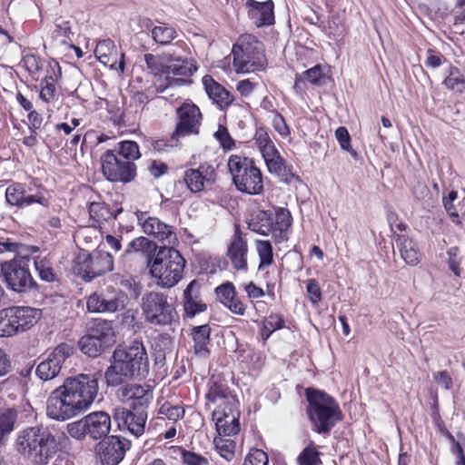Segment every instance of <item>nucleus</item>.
Segmentation results:
<instances>
[{
    "instance_id": "obj_1",
    "label": "nucleus",
    "mask_w": 465,
    "mask_h": 465,
    "mask_svg": "<svg viewBox=\"0 0 465 465\" xmlns=\"http://www.w3.org/2000/svg\"><path fill=\"white\" fill-rule=\"evenodd\" d=\"M98 380L92 374L67 377L47 399L46 415L65 421L87 411L98 394Z\"/></svg>"
},
{
    "instance_id": "obj_2",
    "label": "nucleus",
    "mask_w": 465,
    "mask_h": 465,
    "mask_svg": "<svg viewBox=\"0 0 465 465\" xmlns=\"http://www.w3.org/2000/svg\"><path fill=\"white\" fill-rule=\"evenodd\" d=\"M149 371L146 349L142 341L135 340L130 345L114 351L104 378L108 386L116 387L130 378L145 379Z\"/></svg>"
},
{
    "instance_id": "obj_3",
    "label": "nucleus",
    "mask_w": 465,
    "mask_h": 465,
    "mask_svg": "<svg viewBox=\"0 0 465 465\" xmlns=\"http://www.w3.org/2000/svg\"><path fill=\"white\" fill-rule=\"evenodd\" d=\"M68 437L62 432L55 436L48 428L33 426L22 430L15 440V449L23 456L37 464H46L55 453L68 443Z\"/></svg>"
},
{
    "instance_id": "obj_4",
    "label": "nucleus",
    "mask_w": 465,
    "mask_h": 465,
    "mask_svg": "<svg viewBox=\"0 0 465 465\" xmlns=\"http://www.w3.org/2000/svg\"><path fill=\"white\" fill-rule=\"evenodd\" d=\"M309 420L318 433L329 432L341 420L340 406L335 399L323 391L307 388L305 391Z\"/></svg>"
},
{
    "instance_id": "obj_5",
    "label": "nucleus",
    "mask_w": 465,
    "mask_h": 465,
    "mask_svg": "<svg viewBox=\"0 0 465 465\" xmlns=\"http://www.w3.org/2000/svg\"><path fill=\"white\" fill-rule=\"evenodd\" d=\"M184 264L185 261L177 250L164 245L149 263L150 273L159 287L170 289L181 281Z\"/></svg>"
},
{
    "instance_id": "obj_6",
    "label": "nucleus",
    "mask_w": 465,
    "mask_h": 465,
    "mask_svg": "<svg viewBox=\"0 0 465 465\" xmlns=\"http://www.w3.org/2000/svg\"><path fill=\"white\" fill-rule=\"evenodd\" d=\"M228 167L238 191L250 195L263 193L262 174L252 160L233 154L229 158Z\"/></svg>"
},
{
    "instance_id": "obj_7",
    "label": "nucleus",
    "mask_w": 465,
    "mask_h": 465,
    "mask_svg": "<svg viewBox=\"0 0 465 465\" xmlns=\"http://www.w3.org/2000/svg\"><path fill=\"white\" fill-rule=\"evenodd\" d=\"M232 54L237 73L260 71L266 65L262 44L252 35H241L233 45Z\"/></svg>"
},
{
    "instance_id": "obj_8",
    "label": "nucleus",
    "mask_w": 465,
    "mask_h": 465,
    "mask_svg": "<svg viewBox=\"0 0 465 465\" xmlns=\"http://www.w3.org/2000/svg\"><path fill=\"white\" fill-rule=\"evenodd\" d=\"M163 59L167 63L166 84L157 86L156 93H163L169 87L182 86L190 83L185 77L192 76L198 69L193 59H189L176 49L164 53Z\"/></svg>"
},
{
    "instance_id": "obj_9",
    "label": "nucleus",
    "mask_w": 465,
    "mask_h": 465,
    "mask_svg": "<svg viewBox=\"0 0 465 465\" xmlns=\"http://www.w3.org/2000/svg\"><path fill=\"white\" fill-rule=\"evenodd\" d=\"M42 317V311L27 306L2 310V337H12L30 330Z\"/></svg>"
},
{
    "instance_id": "obj_10",
    "label": "nucleus",
    "mask_w": 465,
    "mask_h": 465,
    "mask_svg": "<svg viewBox=\"0 0 465 465\" xmlns=\"http://www.w3.org/2000/svg\"><path fill=\"white\" fill-rule=\"evenodd\" d=\"M20 247L21 245L11 242L8 239L5 242L2 240V254L5 252L14 254V257L10 259L11 262L2 263L4 280L11 291H22L26 287L33 288L35 284L29 271L21 265L17 266L15 258L19 253Z\"/></svg>"
},
{
    "instance_id": "obj_11",
    "label": "nucleus",
    "mask_w": 465,
    "mask_h": 465,
    "mask_svg": "<svg viewBox=\"0 0 465 465\" xmlns=\"http://www.w3.org/2000/svg\"><path fill=\"white\" fill-rule=\"evenodd\" d=\"M143 311L146 321L154 325H169L177 317L173 304L163 292H147L143 297Z\"/></svg>"
},
{
    "instance_id": "obj_12",
    "label": "nucleus",
    "mask_w": 465,
    "mask_h": 465,
    "mask_svg": "<svg viewBox=\"0 0 465 465\" xmlns=\"http://www.w3.org/2000/svg\"><path fill=\"white\" fill-rule=\"evenodd\" d=\"M102 172L104 177L113 183H127L136 176V165L132 161H125L108 150L101 157Z\"/></svg>"
},
{
    "instance_id": "obj_13",
    "label": "nucleus",
    "mask_w": 465,
    "mask_h": 465,
    "mask_svg": "<svg viewBox=\"0 0 465 465\" xmlns=\"http://www.w3.org/2000/svg\"><path fill=\"white\" fill-rule=\"evenodd\" d=\"M240 411L236 398H229L224 405H218L213 411V420L220 436H233L240 431Z\"/></svg>"
},
{
    "instance_id": "obj_14",
    "label": "nucleus",
    "mask_w": 465,
    "mask_h": 465,
    "mask_svg": "<svg viewBox=\"0 0 465 465\" xmlns=\"http://www.w3.org/2000/svg\"><path fill=\"white\" fill-rule=\"evenodd\" d=\"M116 391L117 399L128 404L133 410L147 411L153 399V391L150 385L125 383Z\"/></svg>"
},
{
    "instance_id": "obj_15",
    "label": "nucleus",
    "mask_w": 465,
    "mask_h": 465,
    "mask_svg": "<svg viewBox=\"0 0 465 465\" xmlns=\"http://www.w3.org/2000/svg\"><path fill=\"white\" fill-rule=\"evenodd\" d=\"M179 118L175 131L171 137L170 146H176L180 137L198 134L202 117L200 109L193 104H183L177 109Z\"/></svg>"
},
{
    "instance_id": "obj_16",
    "label": "nucleus",
    "mask_w": 465,
    "mask_h": 465,
    "mask_svg": "<svg viewBox=\"0 0 465 465\" xmlns=\"http://www.w3.org/2000/svg\"><path fill=\"white\" fill-rule=\"evenodd\" d=\"M254 143L272 173H281L284 169V160L282 158L271 135L264 128H258L255 132Z\"/></svg>"
},
{
    "instance_id": "obj_17",
    "label": "nucleus",
    "mask_w": 465,
    "mask_h": 465,
    "mask_svg": "<svg viewBox=\"0 0 465 465\" xmlns=\"http://www.w3.org/2000/svg\"><path fill=\"white\" fill-rule=\"evenodd\" d=\"M73 352L74 348L70 344H59L45 360L38 364L36 375L45 381L53 380L60 373L64 361Z\"/></svg>"
},
{
    "instance_id": "obj_18",
    "label": "nucleus",
    "mask_w": 465,
    "mask_h": 465,
    "mask_svg": "<svg viewBox=\"0 0 465 465\" xmlns=\"http://www.w3.org/2000/svg\"><path fill=\"white\" fill-rule=\"evenodd\" d=\"M130 447L131 441L127 439L110 436L98 443L96 453L103 465H117L123 460Z\"/></svg>"
},
{
    "instance_id": "obj_19",
    "label": "nucleus",
    "mask_w": 465,
    "mask_h": 465,
    "mask_svg": "<svg viewBox=\"0 0 465 465\" xmlns=\"http://www.w3.org/2000/svg\"><path fill=\"white\" fill-rule=\"evenodd\" d=\"M114 419L120 430H127L135 437H140L144 432L147 411L117 407L114 410Z\"/></svg>"
},
{
    "instance_id": "obj_20",
    "label": "nucleus",
    "mask_w": 465,
    "mask_h": 465,
    "mask_svg": "<svg viewBox=\"0 0 465 465\" xmlns=\"http://www.w3.org/2000/svg\"><path fill=\"white\" fill-rule=\"evenodd\" d=\"M136 217L145 234L169 245L177 241L176 234L173 232L172 227L161 222L158 218L148 216L147 213L143 212H137Z\"/></svg>"
},
{
    "instance_id": "obj_21",
    "label": "nucleus",
    "mask_w": 465,
    "mask_h": 465,
    "mask_svg": "<svg viewBox=\"0 0 465 465\" xmlns=\"http://www.w3.org/2000/svg\"><path fill=\"white\" fill-rule=\"evenodd\" d=\"M113 269V256L108 252L95 250L88 255L80 270L83 272V278L85 281H91Z\"/></svg>"
},
{
    "instance_id": "obj_22",
    "label": "nucleus",
    "mask_w": 465,
    "mask_h": 465,
    "mask_svg": "<svg viewBox=\"0 0 465 465\" xmlns=\"http://www.w3.org/2000/svg\"><path fill=\"white\" fill-rule=\"evenodd\" d=\"M245 6L249 17L258 27L270 25L274 23V5L272 0L263 2L247 0Z\"/></svg>"
},
{
    "instance_id": "obj_23",
    "label": "nucleus",
    "mask_w": 465,
    "mask_h": 465,
    "mask_svg": "<svg viewBox=\"0 0 465 465\" xmlns=\"http://www.w3.org/2000/svg\"><path fill=\"white\" fill-rule=\"evenodd\" d=\"M214 179V168L206 164H202L197 169H188L183 175L184 183L192 193L202 192L205 183H212Z\"/></svg>"
},
{
    "instance_id": "obj_24",
    "label": "nucleus",
    "mask_w": 465,
    "mask_h": 465,
    "mask_svg": "<svg viewBox=\"0 0 465 465\" xmlns=\"http://www.w3.org/2000/svg\"><path fill=\"white\" fill-rule=\"evenodd\" d=\"M248 245L241 232L237 229L232 236L227 250V257L232 267L238 271H247Z\"/></svg>"
},
{
    "instance_id": "obj_25",
    "label": "nucleus",
    "mask_w": 465,
    "mask_h": 465,
    "mask_svg": "<svg viewBox=\"0 0 465 465\" xmlns=\"http://www.w3.org/2000/svg\"><path fill=\"white\" fill-rule=\"evenodd\" d=\"M113 298H105L102 293L93 292L87 300V310L90 312H114L125 306L124 292Z\"/></svg>"
},
{
    "instance_id": "obj_26",
    "label": "nucleus",
    "mask_w": 465,
    "mask_h": 465,
    "mask_svg": "<svg viewBox=\"0 0 465 465\" xmlns=\"http://www.w3.org/2000/svg\"><path fill=\"white\" fill-rule=\"evenodd\" d=\"M203 85L208 97L221 110L226 109L234 100L233 95L211 75H204L202 79Z\"/></svg>"
},
{
    "instance_id": "obj_27",
    "label": "nucleus",
    "mask_w": 465,
    "mask_h": 465,
    "mask_svg": "<svg viewBox=\"0 0 465 465\" xmlns=\"http://www.w3.org/2000/svg\"><path fill=\"white\" fill-rule=\"evenodd\" d=\"M88 436L93 440L107 438L111 429V418L104 411H94L84 416Z\"/></svg>"
},
{
    "instance_id": "obj_28",
    "label": "nucleus",
    "mask_w": 465,
    "mask_h": 465,
    "mask_svg": "<svg viewBox=\"0 0 465 465\" xmlns=\"http://www.w3.org/2000/svg\"><path fill=\"white\" fill-rule=\"evenodd\" d=\"M229 398H235V396L231 393L226 381L221 376H212L208 382L206 399L213 403L221 401L219 405H224L229 401Z\"/></svg>"
},
{
    "instance_id": "obj_29",
    "label": "nucleus",
    "mask_w": 465,
    "mask_h": 465,
    "mask_svg": "<svg viewBox=\"0 0 465 465\" xmlns=\"http://www.w3.org/2000/svg\"><path fill=\"white\" fill-rule=\"evenodd\" d=\"M48 74L41 81L40 98L45 103H50L54 100L56 94L54 84L61 77V68L58 63L54 62L49 64Z\"/></svg>"
},
{
    "instance_id": "obj_30",
    "label": "nucleus",
    "mask_w": 465,
    "mask_h": 465,
    "mask_svg": "<svg viewBox=\"0 0 465 465\" xmlns=\"http://www.w3.org/2000/svg\"><path fill=\"white\" fill-rule=\"evenodd\" d=\"M292 218L291 213L284 208L277 209L275 220L272 221V238L276 242H282L288 240V230L292 225Z\"/></svg>"
},
{
    "instance_id": "obj_31",
    "label": "nucleus",
    "mask_w": 465,
    "mask_h": 465,
    "mask_svg": "<svg viewBox=\"0 0 465 465\" xmlns=\"http://www.w3.org/2000/svg\"><path fill=\"white\" fill-rule=\"evenodd\" d=\"M88 332L94 335L105 349L115 343V333L112 322L97 320Z\"/></svg>"
},
{
    "instance_id": "obj_32",
    "label": "nucleus",
    "mask_w": 465,
    "mask_h": 465,
    "mask_svg": "<svg viewBox=\"0 0 465 465\" xmlns=\"http://www.w3.org/2000/svg\"><path fill=\"white\" fill-rule=\"evenodd\" d=\"M237 358L245 363L248 370L260 371L265 362V355L259 350L251 347H239L236 351Z\"/></svg>"
},
{
    "instance_id": "obj_33",
    "label": "nucleus",
    "mask_w": 465,
    "mask_h": 465,
    "mask_svg": "<svg viewBox=\"0 0 465 465\" xmlns=\"http://www.w3.org/2000/svg\"><path fill=\"white\" fill-rule=\"evenodd\" d=\"M29 371H26L25 374H23V372L12 374L5 380L2 381V394H6V397L10 400L22 398L24 395L25 377Z\"/></svg>"
},
{
    "instance_id": "obj_34",
    "label": "nucleus",
    "mask_w": 465,
    "mask_h": 465,
    "mask_svg": "<svg viewBox=\"0 0 465 465\" xmlns=\"http://www.w3.org/2000/svg\"><path fill=\"white\" fill-rule=\"evenodd\" d=\"M396 244L401 252V258L406 263L412 266L419 263L420 254L417 248V244L411 239L405 235H397Z\"/></svg>"
},
{
    "instance_id": "obj_35",
    "label": "nucleus",
    "mask_w": 465,
    "mask_h": 465,
    "mask_svg": "<svg viewBox=\"0 0 465 465\" xmlns=\"http://www.w3.org/2000/svg\"><path fill=\"white\" fill-rule=\"evenodd\" d=\"M248 227L250 230L262 235H268L270 232L272 233V213L266 211L254 213L248 223Z\"/></svg>"
},
{
    "instance_id": "obj_36",
    "label": "nucleus",
    "mask_w": 465,
    "mask_h": 465,
    "mask_svg": "<svg viewBox=\"0 0 465 465\" xmlns=\"http://www.w3.org/2000/svg\"><path fill=\"white\" fill-rule=\"evenodd\" d=\"M193 351L196 354L205 355L209 352L207 345L210 341L211 328L208 324L195 326L192 329Z\"/></svg>"
},
{
    "instance_id": "obj_37",
    "label": "nucleus",
    "mask_w": 465,
    "mask_h": 465,
    "mask_svg": "<svg viewBox=\"0 0 465 465\" xmlns=\"http://www.w3.org/2000/svg\"><path fill=\"white\" fill-rule=\"evenodd\" d=\"M94 54L97 59L104 64H110L111 67H114L116 64V47L111 40H103L100 41L95 49Z\"/></svg>"
},
{
    "instance_id": "obj_38",
    "label": "nucleus",
    "mask_w": 465,
    "mask_h": 465,
    "mask_svg": "<svg viewBox=\"0 0 465 465\" xmlns=\"http://www.w3.org/2000/svg\"><path fill=\"white\" fill-rule=\"evenodd\" d=\"M207 305L198 295H193V292H183V310L184 316L193 318L197 314L205 312Z\"/></svg>"
},
{
    "instance_id": "obj_39",
    "label": "nucleus",
    "mask_w": 465,
    "mask_h": 465,
    "mask_svg": "<svg viewBox=\"0 0 465 465\" xmlns=\"http://www.w3.org/2000/svg\"><path fill=\"white\" fill-rule=\"evenodd\" d=\"M78 346L84 354L93 358L97 357L105 350V348L101 345V342L89 332L80 338Z\"/></svg>"
},
{
    "instance_id": "obj_40",
    "label": "nucleus",
    "mask_w": 465,
    "mask_h": 465,
    "mask_svg": "<svg viewBox=\"0 0 465 465\" xmlns=\"http://www.w3.org/2000/svg\"><path fill=\"white\" fill-rule=\"evenodd\" d=\"M219 301L227 307L232 312L243 315L245 306L241 299L238 297L237 292H216Z\"/></svg>"
},
{
    "instance_id": "obj_41",
    "label": "nucleus",
    "mask_w": 465,
    "mask_h": 465,
    "mask_svg": "<svg viewBox=\"0 0 465 465\" xmlns=\"http://www.w3.org/2000/svg\"><path fill=\"white\" fill-rule=\"evenodd\" d=\"M174 451L178 452L183 465H210L209 459L203 454L193 450H188L183 447H173Z\"/></svg>"
},
{
    "instance_id": "obj_42",
    "label": "nucleus",
    "mask_w": 465,
    "mask_h": 465,
    "mask_svg": "<svg viewBox=\"0 0 465 465\" xmlns=\"http://www.w3.org/2000/svg\"><path fill=\"white\" fill-rule=\"evenodd\" d=\"M256 251L260 259L259 270L269 267L273 262L272 246L270 241L258 240L255 242Z\"/></svg>"
},
{
    "instance_id": "obj_43",
    "label": "nucleus",
    "mask_w": 465,
    "mask_h": 465,
    "mask_svg": "<svg viewBox=\"0 0 465 465\" xmlns=\"http://www.w3.org/2000/svg\"><path fill=\"white\" fill-rule=\"evenodd\" d=\"M115 153L120 158L125 161H132L133 163L141 156L139 146L134 141L120 142L118 144V150Z\"/></svg>"
},
{
    "instance_id": "obj_44",
    "label": "nucleus",
    "mask_w": 465,
    "mask_h": 465,
    "mask_svg": "<svg viewBox=\"0 0 465 465\" xmlns=\"http://www.w3.org/2000/svg\"><path fill=\"white\" fill-rule=\"evenodd\" d=\"M447 88L462 93L465 89V80L460 71L454 66H450L447 77L443 81Z\"/></svg>"
},
{
    "instance_id": "obj_45",
    "label": "nucleus",
    "mask_w": 465,
    "mask_h": 465,
    "mask_svg": "<svg viewBox=\"0 0 465 465\" xmlns=\"http://www.w3.org/2000/svg\"><path fill=\"white\" fill-rule=\"evenodd\" d=\"M89 214L92 220L97 223L107 222L113 217V213L104 203L94 202L89 205Z\"/></svg>"
},
{
    "instance_id": "obj_46",
    "label": "nucleus",
    "mask_w": 465,
    "mask_h": 465,
    "mask_svg": "<svg viewBox=\"0 0 465 465\" xmlns=\"http://www.w3.org/2000/svg\"><path fill=\"white\" fill-rule=\"evenodd\" d=\"M177 36V33L173 27L167 25L154 26L152 29L153 39L160 45H167Z\"/></svg>"
},
{
    "instance_id": "obj_47",
    "label": "nucleus",
    "mask_w": 465,
    "mask_h": 465,
    "mask_svg": "<svg viewBox=\"0 0 465 465\" xmlns=\"http://www.w3.org/2000/svg\"><path fill=\"white\" fill-rule=\"evenodd\" d=\"M184 413L185 411L182 405H173L169 401H165L158 409L159 415H162L174 422L183 419Z\"/></svg>"
},
{
    "instance_id": "obj_48",
    "label": "nucleus",
    "mask_w": 465,
    "mask_h": 465,
    "mask_svg": "<svg viewBox=\"0 0 465 465\" xmlns=\"http://www.w3.org/2000/svg\"><path fill=\"white\" fill-rule=\"evenodd\" d=\"M299 465H321L320 452L312 445H309L298 456Z\"/></svg>"
},
{
    "instance_id": "obj_49",
    "label": "nucleus",
    "mask_w": 465,
    "mask_h": 465,
    "mask_svg": "<svg viewBox=\"0 0 465 465\" xmlns=\"http://www.w3.org/2000/svg\"><path fill=\"white\" fill-rule=\"evenodd\" d=\"M17 420V411L15 407L2 410V437L15 429Z\"/></svg>"
},
{
    "instance_id": "obj_50",
    "label": "nucleus",
    "mask_w": 465,
    "mask_h": 465,
    "mask_svg": "<svg viewBox=\"0 0 465 465\" xmlns=\"http://www.w3.org/2000/svg\"><path fill=\"white\" fill-rule=\"evenodd\" d=\"M144 61L148 70L153 75L166 74L167 63L164 64L160 57L152 54H144Z\"/></svg>"
},
{
    "instance_id": "obj_51",
    "label": "nucleus",
    "mask_w": 465,
    "mask_h": 465,
    "mask_svg": "<svg viewBox=\"0 0 465 465\" xmlns=\"http://www.w3.org/2000/svg\"><path fill=\"white\" fill-rule=\"evenodd\" d=\"M24 186L16 183L10 185L5 191V201L10 205L23 206Z\"/></svg>"
},
{
    "instance_id": "obj_52",
    "label": "nucleus",
    "mask_w": 465,
    "mask_h": 465,
    "mask_svg": "<svg viewBox=\"0 0 465 465\" xmlns=\"http://www.w3.org/2000/svg\"><path fill=\"white\" fill-rule=\"evenodd\" d=\"M271 118L272 125L278 134L283 138H290L291 131L290 127L285 122V119L277 111H272V116Z\"/></svg>"
},
{
    "instance_id": "obj_53",
    "label": "nucleus",
    "mask_w": 465,
    "mask_h": 465,
    "mask_svg": "<svg viewBox=\"0 0 465 465\" xmlns=\"http://www.w3.org/2000/svg\"><path fill=\"white\" fill-rule=\"evenodd\" d=\"M67 433L74 439L81 440L88 435L86 430V424L84 422V417L70 422L66 425Z\"/></svg>"
},
{
    "instance_id": "obj_54",
    "label": "nucleus",
    "mask_w": 465,
    "mask_h": 465,
    "mask_svg": "<svg viewBox=\"0 0 465 465\" xmlns=\"http://www.w3.org/2000/svg\"><path fill=\"white\" fill-rule=\"evenodd\" d=\"M216 450L221 457L230 461L234 457V442L230 440H215Z\"/></svg>"
},
{
    "instance_id": "obj_55",
    "label": "nucleus",
    "mask_w": 465,
    "mask_h": 465,
    "mask_svg": "<svg viewBox=\"0 0 465 465\" xmlns=\"http://www.w3.org/2000/svg\"><path fill=\"white\" fill-rule=\"evenodd\" d=\"M269 459L262 450L252 449L248 453L244 465H268Z\"/></svg>"
},
{
    "instance_id": "obj_56",
    "label": "nucleus",
    "mask_w": 465,
    "mask_h": 465,
    "mask_svg": "<svg viewBox=\"0 0 465 465\" xmlns=\"http://www.w3.org/2000/svg\"><path fill=\"white\" fill-rule=\"evenodd\" d=\"M335 137L342 150L350 153L352 156L356 155V152L351 148V136L345 127L341 126L337 128L335 131Z\"/></svg>"
},
{
    "instance_id": "obj_57",
    "label": "nucleus",
    "mask_w": 465,
    "mask_h": 465,
    "mask_svg": "<svg viewBox=\"0 0 465 465\" xmlns=\"http://www.w3.org/2000/svg\"><path fill=\"white\" fill-rule=\"evenodd\" d=\"M35 265L42 280L46 282H53L54 280L53 270L46 264L44 260L35 261Z\"/></svg>"
},
{
    "instance_id": "obj_58",
    "label": "nucleus",
    "mask_w": 465,
    "mask_h": 465,
    "mask_svg": "<svg viewBox=\"0 0 465 465\" xmlns=\"http://www.w3.org/2000/svg\"><path fill=\"white\" fill-rule=\"evenodd\" d=\"M434 381L444 388L446 391H449L453 386L452 378L449 374L447 371H440L433 373Z\"/></svg>"
},
{
    "instance_id": "obj_59",
    "label": "nucleus",
    "mask_w": 465,
    "mask_h": 465,
    "mask_svg": "<svg viewBox=\"0 0 465 465\" xmlns=\"http://www.w3.org/2000/svg\"><path fill=\"white\" fill-rule=\"evenodd\" d=\"M305 76L307 80L312 84L321 85L324 83L322 80L323 74L320 65H315L309 70L305 71Z\"/></svg>"
},
{
    "instance_id": "obj_60",
    "label": "nucleus",
    "mask_w": 465,
    "mask_h": 465,
    "mask_svg": "<svg viewBox=\"0 0 465 465\" xmlns=\"http://www.w3.org/2000/svg\"><path fill=\"white\" fill-rule=\"evenodd\" d=\"M262 322L271 329V331H275L284 326V320L282 316L277 313L270 314Z\"/></svg>"
},
{
    "instance_id": "obj_61",
    "label": "nucleus",
    "mask_w": 465,
    "mask_h": 465,
    "mask_svg": "<svg viewBox=\"0 0 465 465\" xmlns=\"http://www.w3.org/2000/svg\"><path fill=\"white\" fill-rule=\"evenodd\" d=\"M215 137L224 149H232L234 145V142L225 127L219 126L218 131L215 133Z\"/></svg>"
},
{
    "instance_id": "obj_62",
    "label": "nucleus",
    "mask_w": 465,
    "mask_h": 465,
    "mask_svg": "<svg viewBox=\"0 0 465 465\" xmlns=\"http://www.w3.org/2000/svg\"><path fill=\"white\" fill-rule=\"evenodd\" d=\"M54 34L56 37L63 36L70 39V35H72L70 22L64 20H57L55 22V29Z\"/></svg>"
},
{
    "instance_id": "obj_63",
    "label": "nucleus",
    "mask_w": 465,
    "mask_h": 465,
    "mask_svg": "<svg viewBox=\"0 0 465 465\" xmlns=\"http://www.w3.org/2000/svg\"><path fill=\"white\" fill-rule=\"evenodd\" d=\"M28 126L32 133L40 129L43 124V116L36 110H31L27 114Z\"/></svg>"
},
{
    "instance_id": "obj_64",
    "label": "nucleus",
    "mask_w": 465,
    "mask_h": 465,
    "mask_svg": "<svg viewBox=\"0 0 465 465\" xmlns=\"http://www.w3.org/2000/svg\"><path fill=\"white\" fill-rule=\"evenodd\" d=\"M443 59V55L440 53L428 49L425 65L430 68H437L441 64Z\"/></svg>"
}]
</instances>
